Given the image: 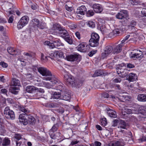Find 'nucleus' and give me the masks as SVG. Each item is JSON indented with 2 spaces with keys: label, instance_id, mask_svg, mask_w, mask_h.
<instances>
[{
  "label": "nucleus",
  "instance_id": "nucleus-57",
  "mask_svg": "<svg viewBox=\"0 0 146 146\" xmlns=\"http://www.w3.org/2000/svg\"><path fill=\"white\" fill-rule=\"evenodd\" d=\"M96 51H92L88 53V55L90 57L92 56L94 54L96 53Z\"/></svg>",
  "mask_w": 146,
  "mask_h": 146
},
{
  "label": "nucleus",
  "instance_id": "nucleus-55",
  "mask_svg": "<svg viewBox=\"0 0 146 146\" xmlns=\"http://www.w3.org/2000/svg\"><path fill=\"white\" fill-rule=\"evenodd\" d=\"M101 125L103 126L106 125L107 124V122L106 121V119H104V120H102L101 122Z\"/></svg>",
  "mask_w": 146,
  "mask_h": 146
},
{
  "label": "nucleus",
  "instance_id": "nucleus-61",
  "mask_svg": "<svg viewBox=\"0 0 146 146\" xmlns=\"http://www.w3.org/2000/svg\"><path fill=\"white\" fill-rule=\"evenodd\" d=\"M43 84L44 86L47 88H50V86L48 83L44 82Z\"/></svg>",
  "mask_w": 146,
  "mask_h": 146
},
{
  "label": "nucleus",
  "instance_id": "nucleus-45",
  "mask_svg": "<svg viewBox=\"0 0 146 146\" xmlns=\"http://www.w3.org/2000/svg\"><path fill=\"white\" fill-rule=\"evenodd\" d=\"M17 88L16 87H14L11 90V92L12 94H17L18 93V91H16V90H17Z\"/></svg>",
  "mask_w": 146,
  "mask_h": 146
},
{
  "label": "nucleus",
  "instance_id": "nucleus-42",
  "mask_svg": "<svg viewBox=\"0 0 146 146\" xmlns=\"http://www.w3.org/2000/svg\"><path fill=\"white\" fill-rule=\"evenodd\" d=\"M86 16L88 17L92 16L94 15V12L92 10H89L87 12H86Z\"/></svg>",
  "mask_w": 146,
  "mask_h": 146
},
{
  "label": "nucleus",
  "instance_id": "nucleus-43",
  "mask_svg": "<svg viewBox=\"0 0 146 146\" xmlns=\"http://www.w3.org/2000/svg\"><path fill=\"white\" fill-rule=\"evenodd\" d=\"M37 27L41 29H43L45 28V24L43 23H41L40 24H39L37 26Z\"/></svg>",
  "mask_w": 146,
  "mask_h": 146
},
{
  "label": "nucleus",
  "instance_id": "nucleus-32",
  "mask_svg": "<svg viewBox=\"0 0 146 146\" xmlns=\"http://www.w3.org/2000/svg\"><path fill=\"white\" fill-rule=\"evenodd\" d=\"M120 33L121 34V33L119 28H116L110 34V35L115 36V35H119Z\"/></svg>",
  "mask_w": 146,
  "mask_h": 146
},
{
  "label": "nucleus",
  "instance_id": "nucleus-36",
  "mask_svg": "<svg viewBox=\"0 0 146 146\" xmlns=\"http://www.w3.org/2000/svg\"><path fill=\"white\" fill-rule=\"evenodd\" d=\"M87 24L90 27L94 28L95 27V23L92 21H89L86 22Z\"/></svg>",
  "mask_w": 146,
  "mask_h": 146
},
{
  "label": "nucleus",
  "instance_id": "nucleus-19",
  "mask_svg": "<svg viewBox=\"0 0 146 146\" xmlns=\"http://www.w3.org/2000/svg\"><path fill=\"white\" fill-rule=\"evenodd\" d=\"M93 8L94 11L96 13H100L102 11V8L101 5L98 4H95L93 5Z\"/></svg>",
  "mask_w": 146,
  "mask_h": 146
},
{
  "label": "nucleus",
  "instance_id": "nucleus-46",
  "mask_svg": "<svg viewBox=\"0 0 146 146\" xmlns=\"http://www.w3.org/2000/svg\"><path fill=\"white\" fill-rule=\"evenodd\" d=\"M118 123V121L117 119H115L113 121V124L111 126L115 127L116 126Z\"/></svg>",
  "mask_w": 146,
  "mask_h": 146
},
{
  "label": "nucleus",
  "instance_id": "nucleus-52",
  "mask_svg": "<svg viewBox=\"0 0 146 146\" xmlns=\"http://www.w3.org/2000/svg\"><path fill=\"white\" fill-rule=\"evenodd\" d=\"M102 96L105 98H108L109 97V94L106 93L104 92L102 94Z\"/></svg>",
  "mask_w": 146,
  "mask_h": 146
},
{
  "label": "nucleus",
  "instance_id": "nucleus-50",
  "mask_svg": "<svg viewBox=\"0 0 146 146\" xmlns=\"http://www.w3.org/2000/svg\"><path fill=\"white\" fill-rule=\"evenodd\" d=\"M121 81V79L120 78H116L113 80V81L115 83H120Z\"/></svg>",
  "mask_w": 146,
  "mask_h": 146
},
{
  "label": "nucleus",
  "instance_id": "nucleus-28",
  "mask_svg": "<svg viewBox=\"0 0 146 146\" xmlns=\"http://www.w3.org/2000/svg\"><path fill=\"white\" fill-rule=\"evenodd\" d=\"M61 93L60 92H55L53 95L52 96V98L54 99H61Z\"/></svg>",
  "mask_w": 146,
  "mask_h": 146
},
{
  "label": "nucleus",
  "instance_id": "nucleus-49",
  "mask_svg": "<svg viewBox=\"0 0 146 146\" xmlns=\"http://www.w3.org/2000/svg\"><path fill=\"white\" fill-rule=\"evenodd\" d=\"M57 112L60 113H62L64 112V109L63 108H60L57 110Z\"/></svg>",
  "mask_w": 146,
  "mask_h": 146
},
{
  "label": "nucleus",
  "instance_id": "nucleus-37",
  "mask_svg": "<svg viewBox=\"0 0 146 146\" xmlns=\"http://www.w3.org/2000/svg\"><path fill=\"white\" fill-rule=\"evenodd\" d=\"M61 28L62 27H60L59 25L55 24L53 25L52 29L54 30H58L59 31L60 30L62 29Z\"/></svg>",
  "mask_w": 146,
  "mask_h": 146
},
{
  "label": "nucleus",
  "instance_id": "nucleus-41",
  "mask_svg": "<svg viewBox=\"0 0 146 146\" xmlns=\"http://www.w3.org/2000/svg\"><path fill=\"white\" fill-rule=\"evenodd\" d=\"M6 106V100L3 99L0 102V108H1Z\"/></svg>",
  "mask_w": 146,
  "mask_h": 146
},
{
  "label": "nucleus",
  "instance_id": "nucleus-62",
  "mask_svg": "<svg viewBox=\"0 0 146 146\" xmlns=\"http://www.w3.org/2000/svg\"><path fill=\"white\" fill-rule=\"evenodd\" d=\"M65 8L66 10L69 11H72V8L71 7H68L67 5H65Z\"/></svg>",
  "mask_w": 146,
  "mask_h": 146
},
{
  "label": "nucleus",
  "instance_id": "nucleus-39",
  "mask_svg": "<svg viewBox=\"0 0 146 146\" xmlns=\"http://www.w3.org/2000/svg\"><path fill=\"white\" fill-rule=\"evenodd\" d=\"M32 21L33 23V25L34 27L35 26H37L39 23V20L36 19H34L32 20Z\"/></svg>",
  "mask_w": 146,
  "mask_h": 146
},
{
  "label": "nucleus",
  "instance_id": "nucleus-8",
  "mask_svg": "<svg viewBox=\"0 0 146 146\" xmlns=\"http://www.w3.org/2000/svg\"><path fill=\"white\" fill-rule=\"evenodd\" d=\"M113 52V48L110 45L106 46L104 48V51L102 54V58L104 59L108 55Z\"/></svg>",
  "mask_w": 146,
  "mask_h": 146
},
{
  "label": "nucleus",
  "instance_id": "nucleus-40",
  "mask_svg": "<svg viewBox=\"0 0 146 146\" xmlns=\"http://www.w3.org/2000/svg\"><path fill=\"white\" fill-rule=\"evenodd\" d=\"M127 74L128 72L127 70H125V71L122 73H121V74L120 73V74H119V75L120 77L123 78L126 76H127L128 75Z\"/></svg>",
  "mask_w": 146,
  "mask_h": 146
},
{
  "label": "nucleus",
  "instance_id": "nucleus-54",
  "mask_svg": "<svg viewBox=\"0 0 146 146\" xmlns=\"http://www.w3.org/2000/svg\"><path fill=\"white\" fill-rule=\"evenodd\" d=\"M127 68H133L135 67V66L133 64L130 63H127Z\"/></svg>",
  "mask_w": 146,
  "mask_h": 146
},
{
  "label": "nucleus",
  "instance_id": "nucleus-1",
  "mask_svg": "<svg viewBox=\"0 0 146 146\" xmlns=\"http://www.w3.org/2000/svg\"><path fill=\"white\" fill-rule=\"evenodd\" d=\"M16 107L19 110L24 113L21 114L19 116V119L20 123L24 125H27L28 124L31 125L35 124L36 120L32 116L28 114L29 111L26 108V107L20 105H17Z\"/></svg>",
  "mask_w": 146,
  "mask_h": 146
},
{
  "label": "nucleus",
  "instance_id": "nucleus-15",
  "mask_svg": "<svg viewBox=\"0 0 146 146\" xmlns=\"http://www.w3.org/2000/svg\"><path fill=\"white\" fill-rule=\"evenodd\" d=\"M51 56L54 57L56 59H58L60 58H64L63 53L61 51H56L53 53H51L50 55Z\"/></svg>",
  "mask_w": 146,
  "mask_h": 146
},
{
  "label": "nucleus",
  "instance_id": "nucleus-18",
  "mask_svg": "<svg viewBox=\"0 0 146 146\" xmlns=\"http://www.w3.org/2000/svg\"><path fill=\"white\" fill-rule=\"evenodd\" d=\"M122 45L121 44L115 46L113 48V53L114 54H116L120 53L122 50Z\"/></svg>",
  "mask_w": 146,
  "mask_h": 146
},
{
  "label": "nucleus",
  "instance_id": "nucleus-2",
  "mask_svg": "<svg viewBox=\"0 0 146 146\" xmlns=\"http://www.w3.org/2000/svg\"><path fill=\"white\" fill-rule=\"evenodd\" d=\"M38 71L42 76L43 79L46 80H49L53 82V85L59 83L60 81L55 76L52 75L50 71L46 68L41 67L38 68Z\"/></svg>",
  "mask_w": 146,
  "mask_h": 146
},
{
  "label": "nucleus",
  "instance_id": "nucleus-20",
  "mask_svg": "<svg viewBox=\"0 0 146 146\" xmlns=\"http://www.w3.org/2000/svg\"><path fill=\"white\" fill-rule=\"evenodd\" d=\"M125 67V66H122V64H119L117 67V72L118 75L120 73L121 74L124 72L125 70H127L126 69Z\"/></svg>",
  "mask_w": 146,
  "mask_h": 146
},
{
  "label": "nucleus",
  "instance_id": "nucleus-3",
  "mask_svg": "<svg viewBox=\"0 0 146 146\" xmlns=\"http://www.w3.org/2000/svg\"><path fill=\"white\" fill-rule=\"evenodd\" d=\"M64 80L67 85H71L75 87L77 86L79 87L80 85H82V82L80 81H79L80 82L78 84H77L75 82L74 78L72 76L67 72L64 71Z\"/></svg>",
  "mask_w": 146,
  "mask_h": 146
},
{
  "label": "nucleus",
  "instance_id": "nucleus-27",
  "mask_svg": "<svg viewBox=\"0 0 146 146\" xmlns=\"http://www.w3.org/2000/svg\"><path fill=\"white\" fill-rule=\"evenodd\" d=\"M11 84L13 86H19L20 85V81L18 79L13 78L11 82Z\"/></svg>",
  "mask_w": 146,
  "mask_h": 146
},
{
  "label": "nucleus",
  "instance_id": "nucleus-12",
  "mask_svg": "<svg viewBox=\"0 0 146 146\" xmlns=\"http://www.w3.org/2000/svg\"><path fill=\"white\" fill-rule=\"evenodd\" d=\"M88 46L85 44L84 43L80 44L77 47L78 50L81 52H85L87 50V47Z\"/></svg>",
  "mask_w": 146,
  "mask_h": 146
},
{
  "label": "nucleus",
  "instance_id": "nucleus-10",
  "mask_svg": "<svg viewBox=\"0 0 146 146\" xmlns=\"http://www.w3.org/2000/svg\"><path fill=\"white\" fill-rule=\"evenodd\" d=\"M125 143L122 139H119L117 141H114L109 144V146H124Z\"/></svg>",
  "mask_w": 146,
  "mask_h": 146
},
{
  "label": "nucleus",
  "instance_id": "nucleus-60",
  "mask_svg": "<svg viewBox=\"0 0 146 146\" xmlns=\"http://www.w3.org/2000/svg\"><path fill=\"white\" fill-rule=\"evenodd\" d=\"M1 91L2 93L4 94H6V95H7V89H1Z\"/></svg>",
  "mask_w": 146,
  "mask_h": 146
},
{
  "label": "nucleus",
  "instance_id": "nucleus-64",
  "mask_svg": "<svg viewBox=\"0 0 146 146\" xmlns=\"http://www.w3.org/2000/svg\"><path fill=\"white\" fill-rule=\"evenodd\" d=\"M75 35L76 37L78 38V39H80V33L78 32H77L75 33Z\"/></svg>",
  "mask_w": 146,
  "mask_h": 146
},
{
  "label": "nucleus",
  "instance_id": "nucleus-48",
  "mask_svg": "<svg viewBox=\"0 0 146 146\" xmlns=\"http://www.w3.org/2000/svg\"><path fill=\"white\" fill-rule=\"evenodd\" d=\"M36 91L37 92L42 93H43L44 92V91L43 89L41 88H38L36 87L35 89V91Z\"/></svg>",
  "mask_w": 146,
  "mask_h": 146
},
{
  "label": "nucleus",
  "instance_id": "nucleus-63",
  "mask_svg": "<svg viewBox=\"0 0 146 146\" xmlns=\"http://www.w3.org/2000/svg\"><path fill=\"white\" fill-rule=\"evenodd\" d=\"M13 21V18L12 17V15L9 18L8 20V22L9 23H12Z\"/></svg>",
  "mask_w": 146,
  "mask_h": 146
},
{
  "label": "nucleus",
  "instance_id": "nucleus-51",
  "mask_svg": "<svg viewBox=\"0 0 146 146\" xmlns=\"http://www.w3.org/2000/svg\"><path fill=\"white\" fill-rule=\"evenodd\" d=\"M23 54L25 55L30 57H32L33 56V53H29L24 52Z\"/></svg>",
  "mask_w": 146,
  "mask_h": 146
},
{
  "label": "nucleus",
  "instance_id": "nucleus-21",
  "mask_svg": "<svg viewBox=\"0 0 146 146\" xmlns=\"http://www.w3.org/2000/svg\"><path fill=\"white\" fill-rule=\"evenodd\" d=\"M70 94L65 92L61 95V99L66 101H69L70 99Z\"/></svg>",
  "mask_w": 146,
  "mask_h": 146
},
{
  "label": "nucleus",
  "instance_id": "nucleus-9",
  "mask_svg": "<svg viewBox=\"0 0 146 146\" xmlns=\"http://www.w3.org/2000/svg\"><path fill=\"white\" fill-rule=\"evenodd\" d=\"M131 57L135 59H141L143 57V55L141 51L137 50V52H131Z\"/></svg>",
  "mask_w": 146,
  "mask_h": 146
},
{
  "label": "nucleus",
  "instance_id": "nucleus-47",
  "mask_svg": "<svg viewBox=\"0 0 146 146\" xmlns=\"http://www.w3.org/2000/svg\"><path fill=\"white\" fill-rule=\"evenodd\" d=\"M120 31L121 32V34H122V32L125 30V26L124 25H121L119 29Z\"/></svg>",
  "mask_w": 146,
  "mask_h": 146
},
{
  "label": "nucleus",
  "instance_id": "nucleus-13",
  "mask_svg": "<svg viewBox=\"0 0 146 146\" xmlns=\"http://www.w3.org/2000/svg\"><path fill=\"white\" fill-rule=\"evenodd\" d=\"M7 51L10 54L13 55L19 54L20 53L19 50H15L11 47H9L8 48Z\"/></svg>",
  "mask_w": 146,
  "mask_h": 146
},
{
  "label": "nucleus",
  "instance_id": "nucleus-23",
  "mask_svg": "<svg viewBox=\"0 0 146 146\" xmlns=\"http://www.w3.org/2000/svg\"><path fill=\"white\" fill-rule=\"evenodd\" d=\"M138 100L141 102H146V94H141L138 95Z\"/></svg>",
  "mask_w": 146,
  "mask_h": 146
},
{
  "label": "nucleus",
  "instance_id": "nucleus-33",
  "mask_svg": "<svg viewBox=\"0 0 146 146\" xmlns=\"http://www.w3.org/2000/svg\"><path fill=\"white\" fill-rule=\"evenodd\" d=\"M132 112V110L128 108H125L124 110L122 111V114L123 115H125L126 114H129L131 113Z\"/></svg>",
  "mask_w": 146,
  "mask_h": 146
},
{
  "label": "nucleus",
  "instance_id": "nucleus-56",
  "mask_svg": "<svg viewBox=\"0 0 146 146\" xmlns=\"http://www.w3.org/2000/svg\"><path fill=\"white\" fill-rule=\"evenodd\" d=\"M136 24V22L134 20L132 21L130 23V25L131 27H134L135 25Z\"/></svg>",
  "mask_w": 146,
  "mask_h": 146
},
{
  "label": "nucleus",
  "instance_id": "nucleus-22",
  "mask_svg": "<svg viewBox=\"0 0 146 146\" xmlns=\"http://www.w3.org/2000/svg\"><path fill=\"white\" fill-rule=\"evenodd\" d=\"M36 87L32 86H28L25 88V90L29 93H33L35 91Z\"/></svg>",
  "mask_w": 146,
  "mask_h": 146
},
{
  "label": "nucleus",
  "instance_id": "nucleus-24",
  "mask_svg": "<svg viewBox=\"0 0 146 146\" xmlns=\"http://www.w3.org/2000/svg\"><path fill=\"white\" fill-rule=\"evenodd\" d=\"M97 42V41H96ZM96 40L93 39L91 38L89 41L90 45L92 47H95L98 46L99 45V42H98L97 44L96 43Z\"/></svg>",
  "mask_w": 146,
  "mask_h": 146
},
{
  "label": "nucleus",
  "instance_id": "nucleus-5",
  "mask_svg": "<svg viewBox=\"0 0 146 146\" xmlns=\"http://www.w3.org/2000/svg\"><path fill=\"white\" fill-rule=\"evenodd\" d=\"M4 114L5 117L7 119H13L15 118L14 112L10 110L9 107H7L4 110Z\"/></svg>",
  "mask_w": 146,
  "mask_h": 146
},
{
  "label": "nucleus",
  "instance_id": "nucleus-14",
  "mask_svg": "<svg viewBox=\"0 0 146 146\" xmlns=\"http://www.w3.org/2000/svg\"><path fill=\"white\" fill-rule=\"evenodd\" d=\"M108 114L111 117L115 118L117 117L116 113L114 111L110 109L109 108H107L106 110Z\"/></svg>",
  "mask_w": 146,
  "mask_h": 146
},
{
  "label": "nucleus",
  "instance_id": "nucleus-38",
  "mask_svg": "<svg viewBox=\"0 0 146 146\" xmlns=\"http://www.w3.org/2000/svg\"><path fill=\"white\" fill-rule=\"evenodd\" d=\"M58 127V123H56L52 126V128L50 130V131L52 132H54L57 130Z\"/></svg>",
  "mask_w": 146,
  "mask_h": 146
},
{
  "label": "nucleus",
  "instance_id": "nucleus-16",
  "mask_svg": "<svg viewBox=\"0 0 146 146\" xmlns=\"http://www.w3.org/2000/svg\"><path fill=\"white\" fill-rule=\"evenodd\" d=\"M126 78L127 80H128L129 82H133L137 80V77L135 74L131 73L127 76Z\"/></svg>",
  "mask_w": 146,
  "mask_h": 146
},
{
  "label": "nucleus",
  "instance_id": "nucleus-35",
  "mask_svg": "<svg viewBox=\"0 0 146 146\" xmlns=\"http://www.w3.org/2000/svg\"><path fill=\"white\" fill-rule=\"evenodd\" d=\"M59 31V33L60 34H63L64 36L68 35L67 31L65 29L62 28Z\"/></svg>",
  "mask_w": 146,
  "mask_h": 146
},
{
  "label": "nucleus",
  "instance_id": "nucleus-44",
  "mask_svg": "<svg viewBox=\"0 0 146 146\" xmlns=\"http://www.w3.org/2000/svg\"><path fill=\"white\" fill-rule=\"evenodd\" d=\"M0 65L3 68H6L8 66L7 64L3 61L0 62Z\"/></svg>",
  "mask_w": 146,
  "mask_h": 146
},
{
  "label": "nucleus",
  "instance_id": "nucleus-53",
  "mask_svg": "<svg viewBox=\"0 0 146 146\" xmlns=\"http://www.w3.org/2000/svg\"><path fill=\"white\" fill-rule=\"evenodd\" d=\"M15 138L17 140H19L21 139V135L20 134H16L14 136Z\"/></svg>",
  "mask_w": 146,
  "mask_h": 146
},
{
  "label": "nucleus",
  "instance_id": "nucleus-4",
  "mask_svg": "<svg viewBox=\"0 0 146 146\" xmlns=\"http://www.w3.org/2000/svg\"><path fill=\"white\" fill-rule=\"evenodd\" d=\"M29 20V18L27 16L22 17L17 23L18 28L19 29L23 28L27 24Z\"/></svg>",
  "mask_w": 146,
  "mask_h": 146
},
{
  "label": "nucleus",
  "instance_id": "nucleus-34",
  "mask_svg": "<svg viewBox=\"0 0 146 146\" xmlns=\"http://www.w3.org/2000/svg\"><path fill=\"white\" fill-rule=\"evenodd\" d=\"M103 74L102 71L101 70H98L95 71L94 74V77L102 75Z\"/></svg>",
  "mask_w": 146,
  "mask_h": 146
},
{
  "label": "nucleus",
  "instance_id": "nucleus-11",
  "mask_svg": "<svg viewBox=\"0 0 146 146\" xmlns=\"http://www.w3.org/2000/svg\"><path fill=\"white\" fill-rule=\"evenodd\" d=\"M87 9L85 7L84 5H82L78 8L76 12L78 14V16H80L79 15H84Z\"/></svg>",
  "mask_w": 146,
  "mask_h": 146
},
{
  "label": "nucleus",
  "instance_id": "nucleus-6",
  "mask_svg": "<svg viewBox=\"0 0 146 146\" xmlns=\"http://www.w3.org/2000/svg\"><path fill=\"white\" fill-rule=\"evenodd\" d=\"M67 60L74 62L77 61L80 62L81 59V56L79 54H71L67 56L66 57Z\"/></svg>",
  "mask_w": 146,
  "mask_h": 146
},
{
  "label": "nucleus",
  "instance_id": "nucleus-59",
  "mask_svg": "<svg viewBox=\"0 0 146 146\" xmlns=\"http://www.w3.org/2000/svg\"><path fill=\"white\" fill-rule=\"evenodd\" d=\"M94 144L96 146H101V143L97 141H95Z\"/></svg>",
  "mask_w": 146,
  "mask_h": 146
},
{
  "label": "nucleus",
  "instance_id": "nucleus-31",
  "mask_svg": "<svg viewBox=\"0 0 146 146\" xmlns=\"http://www.w3.org/2000/svg\"><path fill=\"white\" fill-rule=\"evenodd\" d=\"M44 43V45L48 46L50 48H55L54 44L52 42L50 43L48 41H46Z\"/></svg>",
  "mask_w": 146,
  "mask_h": 146
},
{
  "label": "nucleus",
  "instance_id": "nucleus-7",
  "mask_svg": "<svg viewBox=\"0 0 146 146\" xmlns=\"http://www.w3.org/2000/svg\"><path fill=\"white\" fill-rule=\"evenodd\" d=\"M116 17L117 18L119 19H127L129 18L128 14L127 11L125 10H123L119 12L116 15Z\"/></svg>",
  "mask_w": 146,
  "mask_h": 146
},
{
  "label": "nucleus",
  "instance_id": "nucleus-26",
  "mask_svg": "<svg viewBox=\"0 0 146 146\" xmlns=\"http://www.w3.org/2000/svg\"><path fill=\"white\" fill-rule=\"evenodd\" d=\"M61 36L64 38L65 41L68 43L70 44H72L73 42L71 38L70 37L69 35L68 34L64 36L61 35Z\"/></svg>",
  "mask_w": 146,
  "mask_h": 146
},
{
  "label": "nucleus",
  "instance_id": "nucleus-58",
  "mask_svg": "<svg viewBox=\"0 0 146 146\" xmlns=\"http://www.w3.org/2000/svg\"><path fill=\"white\" fill-rule=\"evenodd\" d=\"M142 14L144 16L146 17V9L144 8L142 9L141 11Z\"/></svg>",
  "mask_w": 146,
  "mask_h": 146
},
{
  "label": "nucleus",
  "instance_id": "nucleus-25",
  "mask_svg": "<svg viewBox=\"0 0 146 146\" xmlns=\"http://www.w3.org/2000/svg\"><path fill=\"white\" fill-rule=\"evenodd\" d=\"M127 126V124L125 121L121 120L119 122L118 128L125 129L126 127Z\"/></svg>",
  "mask_w": 146,
  "mask_h": 146
},
{
  "label": "nucleus",
  "instance_id": "nucleus-17",
  "mask_svg": "<svg viewBox=\"0 0 146 146\" xmlns=\"http://www.w3.org/2000/svg\"><path fill=\"white\" fill-rule=\"evenodd\" d=\"M52 42L53 43L54 47L59 48H58L60 46H64L63 44L62 43L60 40L58 38H52Z\"/></svg>",
  "mask_w": 146,
  "mask_h": 146
},
{
  "label": "nucleus",
  "instance_id": "nucleus-29",
  "mask_svg": "<svg viewBox=\"0 0 146 146\" xmlns=\"http://www.w3.org/2000/svg\"><path fill=\"white\" fill-rule=\"evenodd\" d=\"M99 35L96 33H92L91 38L96 40V41H97V42L96 41V44H97L98 42H99Z\"/></svg>",
  "mask_w": 146,
  "mask_h": 146
},
{
  "label": "nucleus",
  "instance_id": "nucleus-30",
  "mask_svg": "<svg viewBox=\"0 0 146 146\" xmlns=\"http://www.w3.org/2000/svg\"><path fill=\"white\" fill-rule=\"evenodd\" d=\"M10 141L8 139L5 138L3 141L2 145L3 146H7L10 144Z\"/></svg>",
  "mask_w": 146,
  "mask_h": 146
}]
</instances>
